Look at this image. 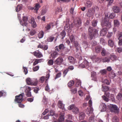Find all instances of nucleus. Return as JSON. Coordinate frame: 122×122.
Returning <instances> with one entry per match:
<instances>
[{
	"mask_svg": "<svg viewBox=\"0 0 122 122\" xmlns=\"http://www.w3.org/2000/svg\"><path fill=\"white\" fill-rule=\"evenodd\" d=\"M113 33L112 32H108L107 35V37L108 38H110L111 36H112Z\"/></svg>",
	"mask_w": 122,
	"mask_h": 122,
	"instance_id": "nucleus-62",
	"label": "nucleus"
},
{
	"mask_svg": "<svg viewBox=\"0 0 122 122\" xmlns=\"http://www.w3.org/2000/svg\"><path fill=\"white\" fill-rule=\"evenodd\" d=\"M70 40L72 43H74L75 41V36L73 35L70 36Z\"/></svg>",
	"mask_w": 122,
	"mask_h": 122,
	"instance_id": "nucleus-32",
	"label": "nucleus"
},
{
	"mask_svg": "<svg viewBox=\"0 0 122 122\" xmlns=\"http://www.w3.org/2000/svg\"><path fill=\"white\" fill-rule=\"evenodd\" d=\"M101 50V48L100 46H97L95 48V50L96 53H98L100 52V51Z\"/></svg>",
	"mask_w": 122,
	"mask_h": 122,
	"instance_id": "nucleus-46",
	"label": "nucleus"
},
{
	"mask_svg": "<svg viewBox=\"0 0 122 122\" xmlns=\"http://www.w3.org/2000/svg\"><path fill=\"white\" fill-rule=\"evenodd\" d=\"M47 10L46 8L43 9L42 10L41 14L42 15H44L46 12Z\"/></svg>",
	"mask_w": 122,
	"mask_h": 122,
	"instance_id": "nucleus-51",
	"label": "nucleus"
},
{
	"mask_svg": "<svg viewBox=\"0 0 122 122\" xmlns=\"http://www.w3.org/2000/svg\"><path fill=\"white\" fill-rule=\"evenodd\" d=\"M65 48L64 45L63 44H61L59 45V46H56L55 47V50L56 51H60L61 50H62Z\"/></svg>",
	"mask_w": 122,
	"mask_h": 122,
	"instance_id": "nucleus-13",
	"label": "nucleus"
},
{
	"mask_svg": "<svg viewBox=\"0 0 122 122\" xmlns=\"http://www.w3.org/2000/svg\"><path fill=\"white\" fill-rule=\"evenodd\" d=\"M23 88L25 89L26 96L28 97H31V94L30 92L31 90L30 88L27 86H25Z\"/></svg>",
	"mask_w": 122,
	"mask_h": 122,
	"instance_id": "nucleus-7",
	"label": "nucleus"
},
{
	"mask_svg": "<svg viewBox=\"0 0 122 122\" xmlns=\"http://www.w3.org/2000/svg\"><path fill=\"white\" fill-rule=\"evenodd\" d=\"M114 24L115 26H118L120 24L119 21L117 20H114Z\"/></svg>",
	"mask_w": 122,
	"mask_h": 122,
	"instance_id": "nucleus-39",
	"label": "nucleus"
},
{
	"mask_svg": "<svg viewBox=\"0 0 122 122\" xmlns=\"http://www.w3.org/2000/svg\"><path fill=\"white\" fill-rule=\"evenodd\" d=\"M41 6L39 4L36 3V4L35 6L34 7V10L35 11L36 13L37 12V10Z\"/></svg>",
	"mask_w": 122,
	"mask_h": 122,
	"instance_id": "nucleus-24",
	"label": "nucleus"
},
{
	"mask_svg": "<svg viewBox=\"0 0 122 122\" xmlns=\"http://www.w3.org/2000/svg\"><path fill=\"white\" fill-rule=\"evenodd\" d=\"M69 71L68 69H66L63 72V77H64Z\"/></svg>",
	"mask_w": 122,
	"mask_h": 122,
	"instance_id": "nucleus-54",
	"label": "nucleus"
},
{
	"mask_svg": "<svg viewBox=\"0 0 122 122\" xmlns=\"http://www.w3.org/2000/svg\"><path fill=\"white\" fill-rule=\"evenodd\" d=\"M74 8L73 7H71L70 10V13L73 15H74L76 14V12L74 11Z\"/></svg>",
	"mask_w": 122,
	"mask_h": 122,
	"instance_id": "nucleus-44",
	"label": "nucleus"
},
{
	"mask_svg": "<svg viewBox=\"0 0 122 122\" xmlns=\"http://www.w3.org/2000/svg\"><path fill=\"white\" fill-rule=\"evenodd\" d=\"M68 61L71 63H73L75 61L74 58L72 57L69 56L68 57Z\"/></svg>",
	"mask_w": 122,
	"mask_h": 122,
	"instance_id": "nucleus-26",
	"label": "nucleus"
},
{
	"mask_svg": "<svg viewBox=\"0 0 122 122\" xmlns=\"http://www.w3.org/2000/svg\"><path fill=\"white\" fill-rule=\"evenodd\" d=\"M51 26L50 24H48L46 26V31H47L48 30H49L51 28Z\"/></svg>",
	"mask_w": 122,
	"mask_h": 122,
	"instance_id": "nucleus-52",
	"label": "nucleus"
},
{
	"mask_svg": "<svg viewBox=\"0 0 122 122\" xmlns=\"http://www.w3.org/2000/svg\"><path fill=\"white\" fill-rule=\"evenodd\" d=\"M109 88L107 86H102V91L105 92L108 91Z\"/></svg>",
	"mask_w": 122,
	"mask_h": 122,
	"instance_id": "nucleus-38",
	"label": "nucleus"
},
{
	"mask_svg": "<svg viewBox=\"0 0 122 122\" xmlns=\"http://www.w3.org/2000/svg\"><path fill=\"white\" fill-rule=\"evenodd\" d=\"M82 45L84 48L86 49L88 46V44L87 42L86 41H83L82 43Z\"/></svg>",
	"mask_w": 122,
	"mask_h": 122,
	"instance_id": "nucleus-30",
	"label": "nucleus"
},
{
	"mask_svg": "<svg viewBox=\"0 0 122 122\" xmlns=\"http://www.w3.org/2000/svg\"><path fill=\"white\" fill-rule=\"evenodd\" d=\"M101 57H96L95 60L96 62H99L101 61Z\"/></svg>",
	"mask_w": 122,
	"mask_h": 122,
	"instance_id": "nucleus-63",
	"label": "nucleus"
},
{
	"mask_svg": "<svg viewBox=\"0 0 122 122\" xmlns=\"http://www.w3.org/2000/svg\"><path fill=\"white\" fill-rule=\"evenodd\" d=\"M59 55L58 53L55 51H53L51 54V56L53 59H54Z\"/></svg>",
	"mask_w": 122,
	"mask_h": 122,
	"instance_id": "nucleus-18",
	"label": "nucleus"
},
{
	"mask_svg": "<svg viewBox=\"0 0 122 122\" xmlns=\"http://www.w3.org/2000/svg\"><path fill=\"white\" fill-rule=\"evenodd\" d=\"M68 109L69 110L72 109V112L75 114H77L79 112V109L77 107L73 105H71L69 106Z\"/></svg>",
	"mask_w": 122,
	"mask_h": 122,
	"instance_id": "nucleus-4",
	"label": "nucleus"
},
{
	"mask_svg": "<svg viewBox=\"0 0 122 122\" xmlns=\"http://www.w3.org/2000/svg\"><path fill=\"white\" fill-rule=\"evenodd\" d=\"M92 5V2L89 0H87L85 4V6L88 8L90 7Z\"/></svg>",
	"mask_w": 122,
	"mask_h": 122,
	"instance_id": "nucleus-27",
	"label": "nucleus"
},
{
	"mask_svg": "<svg viewBox=\"0 0 122 122\" xmlns=\"http://www.w3.org/2000/svg\"><path fill=\"white\" fill-rule=\"evenodd\" d=\"M117 98L119 100L122 99V94L121 93H119L118 94Z\"/></svg>",
	"mask_w": 122,
	"mask_h": 122,
	"instance_id": "nucleus-41",
	"label": "nucleus"
},
{
	"mask_svg": "<svg viewBox=\"0 0 122 122\" xmlns=\"http://www.w3.org/2000/svg\"><path fill=\"white\" fill-rule=\"evenodd\" d=\"M63 58L61 57H59L56 60L55 63L57 65H60L62 64L63 61Z\"/></svg>",
	"mask_w": 122,
	"mask_h": 122,
	"instance_id": "nucleus-14",
	"label": "nucleus"
},
{
	"mask_svg": "<svg viewBox=\"0 0 122 122\" xmlns=\"http://www.w3.org/2000/svg\"><path fill=\"white\" fill-rule=\"evenodd\" d=\"M29 22L32 24V26L33 27L35 28L36 26V25L33 18H31L30 20L29 21Z\"/></svg>",
	"mask_w": 122,
	"mask_h": 122,
	"instance_id": "nucleus-20",
	"label": "nucleus"
},
{
	"mask_svg": "<svg viewBox=\"0 0 122 122\" xmlns=\"http://www.w3.org/2000/svg\"><path fill=\"white\" fill-rule=\"evenodd\" d=\"M91 116L89 117L88 119V121L89 122H94L95 120V119L94 117V115L92 113L91 114Z\"/></svg>",
	"mask_w": 122,
	"mask_h": 122,
	"instance_id": "nucleus-21",
	"label": "nucleus"
},
{
	"mask_svg": "<svg viewBox=\"0 0 122 122\" xmlns=\"http://www.w3.org/2000/svg\"><path fill=\"white\" fill-rule=\"evenodd\" d=\"M44 33L43 31H41L39 33L38 35V37L39 38H42L44 36Z\"/></svg>",
	"mask_w": 122,
	"mask_h": 122,
	"instance_id": "nucleus-37",
	"label": "nucleus"
},
{
	"mask_svg": "<svg viewBox=\"0 0 122 122\" xmlns=\"http://www.w3.org/2000/svg\"><path fill=\"white\" fill-rule=\"evenodd\" d=\"M89 104V108H87L86 110V114L88 115L89 114H91L93 113V110L92 107V101L90 100L88 102Z\"/></svg>",
	"mask_w": 122,
	"mask_h": 122,
	"instance_id": "nucleus-5",
	"label": "nucleus"
},
{
	"mask_svg": "<svg viewBox=\"0 0 122 122\" xmlns=\"http://www.w3.org/2000/svg\"><path fill=\"white\" fill-rule=\"evenodd\" d=\"M58 106L59 108L62 109L63 111H64V105L62 103V102L59 101Z\"/></svg>",
	"mask_w": 122,
	"mask_h": 122,
	"instance_id": "nucleus-22",
	"label": "nucleus"
},
{
	"mask_svg": "<svg viewBox=\"0 0 122 122\" xmlns=\"http://www.w3.org/2000/svg\"><path fill=\"white\" fill-rule=\"evenodd\" d=\"M48 114L49 116H53V117L54 118L55 117H56V115H55V114L54 111L52 110H51L49 111V112Z\"/></svg>",
	"mask_w": 122,
	"mask_h": 122,
	"instance_id": "nucleus-25",
	"label": "nucleus"
},
{
	"mask_svg": "<svg viewBox=\"0 0 122 122\" xmlns=\"http://www.w3.org/2000/svg\"><path fill=\"white\" fill-rule=\"evenodd\" d=\"M36 32V31L34 30H32L30 32V34L31 36L34 35Z\"/></svg>",
	"mask_w": 122,
	"mask_h": 122,
	"instance_id": "nucleus-60",
	"label": "nucleus"
},
{
	"mask_svg": "<svg viewBox=\"0 0 122 122\" xmlns=\"http://www.w3.org/2000/svg\"><path fill=\"white\" fill-rule=\"evenodd\" d=\"M27 20L28 18L27 17H23V22L21 23V21H20V24H21L22 25L27 26L28 23L26 22L27 21Z\"/></svg>",
	"mask_w": 122,
	"mask_h": 122,
	"instance_id": "nucleus-12",
	"label": "nucleus"
},
{
	"mask_svg": "<svg viewBox=\"0 0 122 122\" xmlns=\"http://www.w3.org/2000/svg\"><path fill=\"white\" fill-rule=\"evenodd\" d=\"M118 39L119 40H122V32H119L118 34Z\"/></svg>",
	"mask_w": 122,
	"mask_h": 122,
	"instance_id": "nucleus-43",
	"label": "nucleus"
},
{
	"mask_svg": "<svg viewBox=\"0 0 122 122\" xmlns=\"http://www.w3.org/2000/svg\"><path fill=\"white\" fill-rule=\"evenodd\" d=\"M72 24L71 25L68 22L67 23L65 26L64 29L67 32H70L71 31V29L73 27Z\"/></svg>",
	"mask_w": 122,
	"mask_h": 122,
	"instance_id": "nucleus-9",
	"label": "nucleus"
},
{
	"mask_svg": "<svg viewBox=\"0 0 122 122\" xmlns=\"http://www.w3.org/2000/svg\"><path fill=\"white\" fill-rule=\"evenodd\" d=\"M66 35V33L65 32L64 30H63L61 33L60 35L61 36V38L63 39L64 38L65 36Z\"/></svg>",
	"mask_w": 122,
	"mask_h": 122,
	"instance_id": "nucleus-40",
	"label": "nucleus"
},
{
	"mask_svg": "<svg viewBox=\"0 0 122 122\" xmlns=\"http://www.w3.org/2000/svg\"><path fill=\"white\" fill-rule=\"evenodd\" d=\"M53 63V61L52 60H49L48 62V64L49 65H52Z\"/></svg>",
	"mask_w": 122,
	"mask_h": 122,
	"instance_id": "nucleus-59",
	"label": "nucleus"
},
{
	"mask_svg": "<svg viewBox=\"0 0 122 122\" xmlns=\"http://www.w3.org/2000/svg\"><path fill=\"white\" fill-rule=\"evenodd\" d=\"M110 58L112 61H114L116 60L117 57L114 55L113 54L111 55Z\"/></svg>",
	"mask_w": 122,
	"mask_h": 122,
	"instance_id": "nucleus-36",
	"label": "nucleus"
},
{
	"mask_svg": "<svg viewBox=\"0 0 122 122\" xmlns=\"http://www.w3.org/2000/svg\"><path fill=\"white\" fill-rule=\"evenodd\" d=\"M38 81L36 79L35 81H33L32 83L33 84H32V85L35 86L37 85L38 83Z\"/></svg>",
	"mask_w": 122,
	"mask_h": 122,
	"instance_id": "nucleus-61",
	"label": "nucleus"
},
{
	"mask_svg": "<svg viewBox=\"0 0 122 122\" xmlns=\"http://www.w3.org/2000/svg\"><path fill=\"white\" fill-rule=\"evenodd\" d=\"M85 115L84 113L83 112L79 113V118L80 120H82L84 119Z\"/></svg>",
	"mask_w": 122,
	"mask_h": 122,
	"instance_id": "nucleus-23",
	"label": "nucleus"
},
{
	"mask_svg": "<svg viewBox=\"0 0 122 122\" xmlns=\"http://www.w3.org/2000/svg\"><path fill=\"white\" fill-rule=\"evenodd\" d=\"M54 37H50L47 39V41L49 42L52 41L54 39Z\"/></svg>",
	"mask_w": 122,
	"mask_h": 122,
	"instance_id": "nucleus-56",
	"label": "nucleus"
},
{
	"mask_svg": "<svg viewBox=\"0 0 122 122\" xmlns=\"http://www.w3.org/2000/svg\"><path fill=\"white\" fill-rule=\"evenodd\" d=\"M34 55L37 57L40 58L42 56L41 53L38 51H36L34 52Z\"/></svg>",
	"mask_w": 122,
	"mask_h": 122,
	"instance_id": "nucleus-17",
	"label": "nucleus"
},
{
	"mask_svg": "<svg viewBox=\"0 0 122 122\" xmlns=\"http://www.w3.org/2000/svg\"><path fill=\"white\" fill-rule=\"evenodd\" d=\"M26 81L27 83L29 85H32L33 81L30 78H28L26 79Z\"/></svg>",
	"mask_w": 122,
	"mask_h": 122,
	"instance_id": "nucleus-28",
	"label": "nucleus"
},
{
	"mask_svg": "<svg viewBox=\"0 0 122 122\" xmlns=\"http://www.w3.org/2000/svg\"><path fill=\"white\" fill-rule=\"evenodd\" d=\"M74 43L75 46L76 47L77 49H79L81 47L79 45L77 42L75 41L74 43Z\"/></svg>",
	"mask_w": 122,
	"mask_h": 122,
	"instance_id": "nucleus-34",
	"label": "nucleus"
},
{
	"mask_svg": "<svg viewBox=\"0 0 122 122\" xmlns=\"http://www.w3.org/2000/svg\"><path fill=\"white\" fill-rule=\"evenodd\" d=\"M22 9L21 6V5H18L16 9V12H18L19 11Z\"/></svg>",
	"mask_w": 122,
	"mask_h": 122,
	"instance_id": "nucleus-48",
	"label": "nucleus"
},
{
	"mask_svg": "<svg viewBox=\"0 0 122 122\" xmlns=\"http://www.w3.org/2000/svg\"><path fill=\"white\" fill-rule=\"evenodd\" d=\"M110 61V59L106 57L102 59L103 62H109Z\"/></svg>",
	"mask_w": 122,
	"mask_h": 122,
	"instance_id": "nucleus-49",
	"label": "nucleus"
},
{
	"mask_svg": "<svg viewBox=\"0 0 122 122\" xmlns=\"http://www.w3.org/2000/svg\"><path fill=\"white\" fill-rule=\"evenodd\" d=\"M91 76L92 80L94 81H97L96 73L95 72L92 71L91 72Z\"/></svg>",
	"mask_w": 122,
	"mask_h": 122,
	"instance_id": "nucleus-19",
	"label": "nucleus"
},
{
	"mask_svg": "<svg viewBox=\"0 0 122 122\" xmlns=\"http://www.w3.org/2000/svg\"><path fill=\"white\" fill-rule=\"evenodd\" d=\"M74 84V82L73 80L70 81L68 83V86L70 87L73 85Z\"/></svg>",
	"mask_w": 122,
	"mask_h": 122,
	"instance_id": "nucleus-33",
	"label": "nucleus"
},
{
	"mask_svg": "<svg viewBox=\"0 0 122 122\" xmlns=\"http://www.w3.org/2000/svg\"><path fill=\"white\" fill-rule=\"evenodd\" d=\"M112 121L113 122H119V119L117 117L114 116L113 117Z\"/></svg>",
	"mask_w": 122,
	"mask_h": 122,
	"instance_id": "nucleus-35",
	"label": "nucleus"
},
{
	"mask_svg": "<svg viewBox=\"0 0 122 122\" xmlns=\"http://www.w3.org/2000/svg\"><path fill=\"white\" fill-rule=\"evenodd\" d=\"M42 60V59H36L35 61L34 62L33 64V66H35L36 64H37L39 62H41Z\"/></svg>",
	"mask_w": 122,
	"mask_h": 122,
	"instance_id": "nucleus-31",
	"label": "nucleus"
},
{
	"mask_svg": "<svg viewBox=\"0 0 122 122\" xmlns=\"http://www.w3.org/2000/svg\"><path fill=\"white\" fill-rule=\"evenodd\" d=\"M100 72L102 74L104 75L106 73L107 71L105 69H103L101 70L100 71Z\"/></svg>",
	"mask_w": 122,
	"mask_h": 122,
	"instance_id": "nucleus-55",
	"label": "nucleus"
},
{
	"mask_svg": "<svg viewBox=\"0 0 122 122\" xmlns=\"http://www.w3.org/2000/svg\"><path fill=\"white\" fill-rule=\"evenodd\" d=\"M88 32L89 36L91 39H92L93 37H96L98 36L97 30L93 29L92 27H89L88 29Z\"/></svg>",
	"mask_w": 122,
	"mask_h": 122,
	"instance_id": "nucleus-1",
	"label": "nucleus"
},
{
	"mask_svg": "<svg viewBox=\"0 0 122 122\" xmlns=\"http://www.w3.org/2000/svg\"><path fill=\"white\" fill-rule=\"evenodd\" d=\"M109 108L110 111L112 112L117 114L119 111V108L116 105L113 104L111 105Z\"/></svg>",
	"mask_w": 122,
	"mask_h": 122,
	"instance_id": "nucleus-3",
	"label": "nucleus"
},
{
	"mask_svg": "<svg viewBox=\"0 0 122 122\" xmlns=\"http://www.w3.org/2000/svg\"><path fill=\"white\" fill-rule=\"evenodd\" d=\"M107 29L104 28L102 29L100 31V35L101 36H103L105 35L107 32Z\"/></svg>",
	"mask_w": 122,
	"mask_h": 122,
	"instance_id": "nucleus-16",
	"label": "nucleus"
},
{
	"mask_svg": "<svg viewBox=\"0 0 122 122\" xmlns=\"http://www.w3.org/2000/svg\"><path fill=\"white\" fill-rule=\"evenodd\" d=\"M45 79V77L44 76L41 77L40 79V82L42 83L43 82Z\"/></svg>",
	"mask_w": 122,
	"mask_h": 122,
	"instance_id": "nucleus-64",
	"label": "nucleus"
},
{
	"mask_svg": "<svg viewBox=\"0 0 122 122\" xmlns=\"http://www.w3.org/2000/svg\"><path fill=\"white\" fill-rule=\"evenodd\" d=\"M112 10L114 13H119L120 11L119 7L118 6L116 5L112 7Z\"/></svg>",
	"mask_w": 122,
	"mask_h": 122,
	"instance_id": "nucleus-10",
	"label": "nucleus"
},
{
	"mask_svg": "<svg viewBox=\"0 0 122 122\" xmlns=\"http://www.w3.org/2000/svg\"><path fill=\"white\" fill-rule=\"evenodd\" d=\"M106 108L105 104L103 103H101L99 107V109L101 112H104L105 111Z\"/></svg>",
	"mask_w": 122,
	"mask_h": 122,
	"instance_id": "nucleus-11",
	"label": "nucleus"
},
{
	"mask_svg": "<svg viewBox=\"0 0 122 122\" xmlns=\"http://www.w3.org/2000/svg\"><path fill=\"white\" fill-rule=\"evenodd\" d=\"M81 20L79 18L75 19L74 21V26L76 27H78L81 25Z\"/></svg>",
	"mask_w": 122,
	"mask_h": 122,
	"instance_id": "nucleus-8",
	"label": "nucleus"
},
{
	"mask_svg": "<svg viewBox=\"0 0 122 122\" xmlns=\"http://www.w3.org/2000/svg\"><path fill=\"white\" fill-rule=\"evenodd\" d=\"M23 69L24 70V72L25 75L26 74L28 73V71L26 67H23Z\"/></svg>",
	"mask_w": 122,
	"mask_h": 122,
	"instance_id": "nucleus-57",
	"label": "nucleus"
},
{
	"mask_svg": "<svg viewBox=\"0 0 122 122\" xmlns=\"http://www.w3.org/2000/svg\"><path fill=\"white\" fill-rule=\"evenodd\" d=\"M39 66H36L33 67V70L34 71H36L39 69Z\"/></svg>",
	"mask_w": 122,
	"mask_h": 122,
	"instance_id": "nucleus-58",
	"label": "nucleus"
},
{
	"mask_svg": "<svg viewBox=\"0 0 122 122\" xmlns=\"http://www.w3.org/2000/svg\"><path fill=\"white\" fill-rule=\"evenodd\" d=\"M115 14L113 13H112L109 15V18L110 19H113L115 17Z\"/></svg>",
	"mask_w": 122,
	"mask_h": 122,
	"instance_id": "nucleus-53",
	"label": "nucleus"
},
{
	"mask_svg": "<svg viewBox=\"0 0 122 122\" xmlns=\"http://www.w3.org/2000/svg\"><path fill=\"white\" fill-rule=\"evenodd\" d=\"M97 21L96 20H93L92 22V25L93 26H96Z\"/></svg>",
	"mask_w": 122,
	"mask_h": 122,
	"instance_id": "nucleus-50",
	"label": "nucleus"
},
{
	"mask_svg": "<svg viewBox=\"0 0 122 122\" xmlns=\"http://www.w3.org/2000/svg\"><path fill=\"white\" fill-rule=\"evenodd\" d=\"M71 91L72 94H75L77 92V89L76 88H73L71 89Z\"/></svg>",
	"mask_w": 122,
	"mask_h": 122,
	"instance_id": "nucleus-45",
	"label": "nucleus"
},
{
	"mask_svg": "<svg viewBox=\"0 0 122 122\" xmlns=\"http://www.w3.org/2000/svg\"><path fill=\"white\" fill-rule=\"evenodd\" d=\"M24 95V93H23L18 96H16L15 97V102L17 103H21L23 100L22 97Z\"/></svg>",
	"mask_w": 122,
	"mask_h": 122,
	"instance_id": "nucleus-6",
	"label": "nucleus"
},
{
	"mask_svg": "<svg viewBox=\"0 0 122 122\" xmlns=\"http://www.w3.org/2000/svg\"><path fill=\"white\" fill-rule=\"evenodd\" d=\"M101 25L102 26H106L108 28L111 27V22L109 21L107 15H105L104 21L101 23Z\"/></svg>",
	"mask_w": 122,
	"mask_h": 122,
	"instance_id": "nucleus-2",
	"label": "nucleus"
},
{
	"mask_svg": "<svg viewBox=\"0 0 122 122\" xmlns=\"http://www.w3.org/2000/svg\"><path fill=\"white\" fill-rule=\"evenodd\" d=\"M94 13V10L93 9H90L89 10L87 13V15L88 17H90L93 16Z\"/></svg>",
	"mask_w": 122,
	"mask_h": 122,
	"instance_id": "nucleus-15",
	"label": "nucleus"
},
{
	"mask_svg": "<svg viewBox=\"0 0 122 122\" xmlns=\"http://www.w3.org/2000/svg\"><path fill=\"white\" fill-rule=\"evenodd\" d=\"M76 87H78L79 86L81 85V81L80 80H76Z\"/></svg>",
	"mask_w": 122,
	"mask_h": 122,
	"instance_id": "nucleus-47",
	"label": "nucleus"
},
{
	"mask_svg": "<svg viewBox=\"0 0 122 122\" xmlns=\"http://www.w3.org/2000/svg\"><path fill=\"white\" fill-rule=\"evenodd\" d=\"M108 44L109 46L111 47H113L114 45L113 41L111 39L108 40Z\"/></svg>",
	"mask_w": 122,
	"mask_h": 122,
	"instance_id": "nucleus-29",
	"label": "nucleus"
},
{
	"mask_svg": "<svg viewBox=\"0 0 122 122\" xmlns=\"http://www.w3.org/2000/svg\"><path fill=\"white\" fill-rule=\"evenodd\" d=\"M102 51L101 52L102 55L103 56H105L107 54V52L105 50L104 48L102 50Z\"/></svg>",
	"mask_w": 122,
	"mask_h": 122,
	"instance_id": "nucleus-42",
	"label": "nucleus"
}]
</instances>
